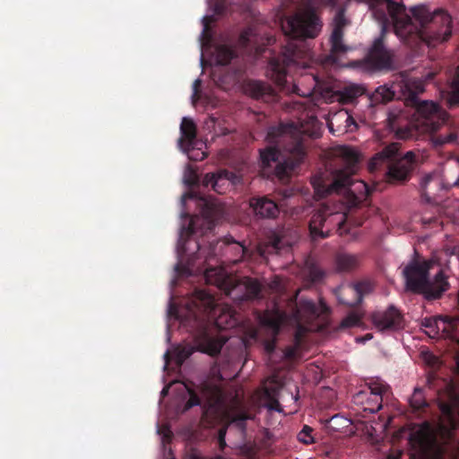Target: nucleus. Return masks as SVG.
Listing matches in <instances>:
<instances>
[{
    "mask_svg": "<svg viewBox=\"0 0 459 459\" xmlns=\"http://www.w3.org/2000/svg\"><path fill=\"white\" fill-rule=\"evenodd\" d=\"M244 91L251 98L264 102H273L277 99L274 89L270 84L262 81L249 80L246 82Z\"/></svg>",
    "mask_w": 459,
    "mask_h": 459,
    "instance_id": "a211bd4d",
    "label": "nucleus"
},
{
    "mask_svg": "<svg viewBox=\"0 0 459 459\" xmlns=\"http://www.w3.org/2000/svg\"><path fill=\"white\" fill-rule=\"evenodd\" d=\"M347 25V19L345 18L344 9L340 8L333 19V30L343 31L344 27Z\"/></svg>",
    "mask_w": 459,
    "mask_h": 459,
    "instance_id": "58836bf2",
    "label": "nucleus"
},
{
    "mask_svg": "<svg viewBox=\"0 0 459 459\" xmlns=\"http://www.w3.org/2000/svg\"><path fill=\"white\" fill-rule=\"evenodd\" d=\"M336 296L338 301L348 307H356L359 304L356 297V290L352 287L351 283L339 287L336 290Z\"/></svg>",
    "mask_w": 459,
    "mask_h": 459,
    "instance_id": "c756f323",
    "label": "nucleus"
},
{
    "mask_svg": "<svg viewBox=\"0 0 459 459\" xmlns=\"http://www.w3.org/2000/svg\"><path fill=\"white\" fill-rule=\"evenodd\" d=\"M440 411L442 414L446 418L448 426H440V429H442L447 436H450L452 430L455 429L456 428V421H455V412L454 405L448 403H442L440 404Z\"/></svg>",
    "mask_w": 459,
    "mask_h": 459,
    "instance_id": "2f4dec72",
    "label": "nucleus"
},
{
    "mask_svg": "<svg viewBox=\"0 0 459 459\" xmlns=\"http://www.w3.org/2000/svg\"><path fill=\"white\" fill-rule=\"evenodd\" d=\"M313 429L307 425H304L302 429L298 434V439L299 442L310 445L315 443V439L312 436Z\"/></svg>",
    "mask_w": 459,
    "mask_h": 459,
    "instance_id": "e433bc0d",
    "label": "nucleus"
},
{
    "mask_svg": "<svg viewBox=\"0 0 459 459\" xmlns=\"http://www.w3.org/2000/svg\"><path fill=\"white\" fill-rule=\"evenodd\" d=\"M308 273L312 281H319L324 277V272L316 265L311 266Z\"/></svg>",
    "mask_w": 459,
    "mask_h": 459,
    "instance_id": "a19ab883",
    "label": "nucleus"
},
{
    "mask_svg": "<svg viewBox=\"0 0 459 459\" xmlns=\"http://www.w3.org/2000/svg\"><path fill=\"white\" fill-rule=\"evenodd\" d=\"M249 205L255 216L261 219H274L280 212L278 204L266 195L252 197Z\"/></svg>",
    "mask_w": 459,
    "mask_h": 459,
    "instance_id": "6ab92c4d",
    "label": "nucleus"
},
{
    "mask_svg": "<svg viewBox=\"0 0 459 459\" xmlns=\"http://www.w3.org/2000/svg\"><path fill=\"white\" fill-rule=\"evenodd\" d=\"M337 0H307L308 7L299 10L281 20V28L286 37L281 52L269 61L268 74L282 90L289 82L290 73L298 68H307L312 59L308 39L316 38L323 28V22L314 8L333 6Z\"/></svg>",
    "mask_w": 459,
    "mask_h": 459,
    "instance_id": "f03ea898",
    "label": "nucleus"
},
{
    "mask_svg": "<svg viewBox=\"0 0 459 459\" xmlns=\"http://www.w3.org/2000/svg\"><path fill=\"white\" fill-rule=\"evenodd\" d=\"M287 231L285 228H281L270 233L268 243L274 250L279 251L291 246L292 241L288 237Z\"/></svg>",
    "mask_w": 459,
    "mask_h": 459,
    "instance_id": "cd10ccee",
    "label": "nucleus"
},
{
    "mask_svg": "<svg viewBox=\"0 0 459 459\" xmlns=\"http://www.w3.org/2000/svg\"><path fill=\"white\" fill-rule=\"evenodd\" d=\"M273 343H267V345H266V351H267L268 352H271V351H273Z\"/></svg>",
    "mask_w": 459,
    "mask_h": 459,
    "instance_id": "8fccbe9b",
    "label": "nucleus"
},
{
    "mask_svg": "<svg viewBox=\"0 0 459 459\" xmlns=\"http://www.w3.org/2000/svg\"><path fill=\"white\" fill-rule=\"evenodd\" d=\"M192 354V351L191 350H183L179 352V357H180V359H187L190 355Z\"/></svg>",
    "mask_w": 459,
    "mask_h": 459,
    "instance_id": "49530a36",
    "label": "nucleus"
},
{
    "mask_svg": "<svg viewBox=\"0 0 459 459\" xmlns=\"http://www.w3.org/2000/svg\"><path fill=\"white\" fill-rule=\"evenodd\" d=\"M361 321L360 316L356 313H350L347 316H345L341 324V328H351L354 326L359 325Z\"/></svg>",
    "mask_w": 459,
    "mask_h": 459,
    "instance_id": "4c0bfd02",
    "label": "nucleus"
},
{
    "mask_svg": "<svg viewBox=\"0 0 459 459\" xmlns=\"http://www.w3.org/2000/svg\"><path fill=\"white\" fill-rule=\"evenodd\" d=\"M387 459H399V456H396V455H388L387 456Z\"/></svg>",
    "mask_w": 459,
    "mask_h": 459,
    "instance_id": "3c124183",
    "label": "nucleus"
},
{
    "mask_svg": "<svg viewBox=\"0 0 459 459\" xmlns=\"http://www.w3.org/2000/svg\"><path fill=\"white\" fill-rule=\"evenodd\" d=\"M443 324L442 331L447 335H454L457 333V327L459 325V317L451 316H439L437 319H425L423 325L428 328L434 329L437 327L439 329L438 324Z\"/></svg>",
    "mask_w": 459,
    "mask_h": 459,
    "instance_id": "bb28decb",
    "label": "nucleus"
},
{
    "mask_svg": "<svg viewBox=\"0 0 459 459\" xmlns=\"http://www.w3.org/2000/svg\"><path fill=\"white\" fill-rule=\"evenodd\" d=\"M387 389V385L381 379H370L369 382L366 383L364 389L356 394L355 398L358 402L363 403L364 399L369 394L372 397L367 398V405L364 410L375 413L382 408L383 394Z\"/></svg>",
    "mask_w": 459,
    "mask_h": 459,
    "instance_id": "f8f14e48",
    "label": "nucleus"
},
{
    "mask_svg": "<svg viewBox=\"0 0 459 459\" xmlns=\"http://www.w3.org/2000/svg\"><path fill=\"white\" fill-rule=\"evenodd\" d=\"M180 249H181V252H182L183 254H185V253L186 252V247H185V246H184V245H182V246L180 247Z\"/></svg>",
    "mask_w": 459,
    "mask_h": 459,
    "instance_id": "603ef678",
    "label": "nucleus"
},
{
    "mask_svg": "<svg viewBox=\"0 0 459 459\" xmlns=\"http://www.w3.org/2000/svg\"><path fill=\"white\" fill-rule=\"evenodd\" d=\"M238 181V177L234 172L219 169L217 172L205 174L202 184L205 187L211 186L214 192L221 195Z\"/></svg>",
    "mask_w": 459,
    "mask_h": 459,
    "instance_id": "2eb2a0df",
    "label": "nucleus"
},
{
    "mask_svg": "<svg viewBox=\"0 0 459 459\" xmlns=\"http://www.w3.org/2000/svg\"><path fill=\"white\" fill-rule=\"evenodd\" d=\"M180 143H186L187 146H193L196 138V126L190 118L184 117L180 125Z\"/></svg>",
    "mask_w": 459,
    "mask_h": 459,
    "instance_id": "7c9ffc66",
    "label": "nucleus"
},
{
    "mask_svg": "<svg viewBox=\"0 0 459 459\" xmlns=\"http://www.w3.org/2000/svg\"><path fill=\"white\" fill-rule=\"evenodd\" d=\"M343 31L333 30L330 37V54L325 56V61L327 63H336L338 56L349 50V47L343 43Z\"/></svg>",
    "mask_w": 459,
    "mask_h": 459,
    "instance_id": "a878e982",
    "label": "nucleus"
},
{
    "mask_svg": "<svg viewBox=\"0 0 459 459\" xmlns=\"http://www.w3.org/2000/svg\"><path fill=\"white\" fill-rule=\"evenodd\" d=\"M434 265L433 260L412 259L403 271L406 289L413 293L423 294L428 299H439L447 290L448 282L443 271L440 270L429 279V270Z\"/></svg>",
    "mask_w": 459,
    "mask_h": 459,
    "instance_id": "423d86ee",
    "label": "nucleus"
},
{
    "mask_svg": "<svg viewBox=\"0 0 459 459\" xmlns=\"http://www.w3.org/2000/svg\"><path fill=\"white\" fill-rule=\"evenodd\" d=\"M345 222L346 214L344 212H333L328 205L323 204L313 213L309 221L310 237L314 241L323 239L329 237L333 230L342 235Z\"/></svg>",
    "mask_w": 459,
    "mask_h": 459,
    "instance_id": "1a4fd4ad",
    "label": "nucleus"
},
{
    "mask_svg": "<svg viewBox=\"0 0 459 459\" xmlns=\"http://www.w3.org/2000/svg\"><path fill=\"white\" fill-rule=\"evenodd\" d=\"M412 452L411 459H437L442 455L443 449L437 437L429 430H420L411 435Z\"/></svg>",
    "mask_w": 459,
    "mask_h": 459,
    "instance_id": "9b49d317",
    "label": "nucleus"
},
{
    "mask_svg": "<svg viewBox=\"0 0 459 459\" xmlns=\"http://www.w3.org/2000/svg\"><path fill=\"white\" fill-rule=\"evenodd\" d=\"M400 143H392L385 146L369 161L371 170L377 169L386 163V176L390 183H403L409 180L416 163V155L412 151L400 156Z\"/></svg>",
    "mask_w": 459,
    "mask_h": 459,
    "instance_id": "0eeeda50",
    "label": "nucleus"
},
{
    "mask_svg": "<svg viewBox=\"0 0 459 459\" xmlns=\"http://www.w3.org/2000/svg\"><path fill=\"white\" fill-rule=\"evenodd\" d=\"M252 35V30L250 29L246 30L240 33L239 42L242 46L247 47L250 41V36Z\"/></svg>",
    "mask_w": 459,
    "mask_h": 459,
    "instance_id": "37998d69",
    "label": "nucleus"
},
{
    "mask_svg": "<svg viewBox=\"0 0 459 459\" xmlns=\"http://www.w3.org/2000/svg\"><path fill=\"white\" fill-rule=\"evenodd\" d=\"M225 341L216 339L209 335L205 331L203 333V342L199 344L200 350L211 356L219 354Z\"/></svg>",
    "mask_w": 459,
    "mask_h": 459,
    "instance_id": "c85d7f7f",
    "label": "nucleus"
},
{
    "mask_svg": "<svg viewBox=\"0 0 459 459\" xmlns=\"http://www.w3.org/2000/svg\"><path fill=\"white\" fill-rule=\"evenodd\" d=\"M306 157V151L301 140H295L290 149L289 156L283 162L279 160L280 152L276 147H268L260 152L264 173H272L279 178L289 177L296 171Z\"/></svg>",
    "mask_w": 459,
    "mask_h": 459,
    "instance_id": "6e6552de",
    "label": "nucleus"
},
{
    "mask_svg": "<svg viewBox=\"0 0 459 459\" xmlns=\"http://www.w3.org/2000/svg\"><path fill=\"white\" fill-rule=\"evenodd\" d=\"M279 388L277 386H265L264 388V396L268 400V408L273 411H280V403L277 399Z\"/></svg>",
    "mask_w": 459,
    "mask_h": 459,
    "instance_id": "72a5a7b5",
    "label": "nucleus"
},
{
    "mask_svg": "<svg viewBox=\"0 0 459 459\" xmlns=\"http://www.w3.org/2000/svg\"><path fill=\"white\" fill-rule=\"evenodd\" d=\"M169 388V386L163 387V389L160 392V394H161L162 397H165L168 394Z\"/></svg>",
    "mask_w": 459,
    "mask_h": 459,
    "instance_id": "09e8293b",
    "label": "nucleus"
},
{
    "mask_svg": "<svg viewBox=\"0 0 459 459\" xmlns=\"http://www.w3.org/2000/svg\"><path fill=\"white\" fill-rule=\"evenodd\" d=\"M368 5L372 16L382 27L380 36L369 48L365 62L372 70L387 69L392 65V54L385 45V30L393 27L395 34L407 45L425 42L428 46H437L447 41L452 35V19L444 10L431 12L420 4L407 13L402 2L394 0H355Z\"/></svg>",
    "mask_w": 459,
    "mask_h": 459,
    "instance_id": "f257e3e1",
    "label": "nucleus"
},
{
    "mask_svg": "<svg viewBox=\"0 0 459 459\" xmlns=\"http://www.w3.org/2000/svg\"><path fill=\"white\" fill-rule=\"evenodd\" d=\"M194 459H200V458H199V457H197V456H194Z\"/></svg>",
    "mask_w": 459,
    "mask_h": 459,
    "instance_id": "bf43d9fd",
    "label": "nucleus"
},
{
    "mask_svg": "<svg viewBox=\"0 0 459 459\" xmlns=\"http://www.w3.org/2000/svg\"><path fill=\"white\" fill-rule=\"evenodd\" d=\"M185 197L196 198L200 201L199 204L202 205V214L206 220L213 222L221 218L223 209L218 200L201 196L194 192L186 194Z\"/></svg>",
    "mask_w": 459,
    "mask_h": 459,
    "instance_id": "aec40b11",
    "label": "nucleus"
},
{
    "mask_svg": "<svg viewBox=\"0 0 459 459\" xmlns=\"http://www.w3.org/2000/svg\"><path fill=\"white\" fill-rule=\"evenodd\" d=\"M444 190L442 181L439 178L427 175L420 181L421 196L429 204L439 202V192Z\"/></svg>",
    "mask_w": 459,
    "mask_h": 459,
    "instance_id": "412c9836",
    "label": "nucleus"
},
{
    "mask_svg": "<svg viewBox=\"0 0 459 459\" xmlns=\"http://www.w3.org/2000/svg\"><path fill=\"white\" fill-rule=\"evenodd\" d=\"M397 91H401L407 105L415 109L410 126L396 131L398 138L406 140L416 137L418 134H432L447 120L448 114L438 103L433 100H421L419 98V95L425 91V85L418 78H403L392 88L386 85L378 86L369 95V105L373 107L391 101Z\"/></svg>",
    "mask_w": 459,
    "mask_h": 459,
    "instance_id": "7ed1b4c3",
    "label": "nucleus"
},
{
    "mask_svg": "<svg viewBox=\"0 0 459 459\" xmlns=\"http://www.w3.org/2000/svg\"><path fill=\"white\" fill-rule=\"evenodd\" d=\"M162 437L164 440L169 442L171 440V437H172V432L169 430V429L168 428H165L163 430H162Z\"/></svg>",
    "mask_w": 459,
    "mask_h": 459,
    "instance_id": "a18cd8bd",
    "label": "nucleus"
},
{
    "mask_svg": "<svg viewBox=\"0 0 459 459\" xmlns=\"http://www.w3.org/2000/svg\"><path fill=\"white\" fill-rule=\"evenodd\" d=\"M448 101L451 106L459 105V65L451 82Z\"/></svg>",
    "mask_w": 459,
    "mask_h": 459,
    "instance_id": "f704fd0d",
    "label": "nucleus"
},
{
    "mask_svg": "<svg viewBox=\"0 0 459 459\" xmlns=\"http://www.w3.org/2000/svg\"><path fill=\"white\" fill-rule=\"evenodd\" d=\"M455 185L459 186V178H457V180H456V182L455 183Z\"/></svg>",
    "mask_w": 459,
    "mask_h": 459,
    "instance_id": "6e6d98bb",
    "label": "nucleus"
},
{
    "mask_svg": "<svg viewBox=\"0 0 459 459\" xmlns=\"http://www.w3.org/2000/svg\"><path fill=\"white\" fill-rule=\"evenodd\" d=\"M199 182V178L195 171H191L188 178L186 179V183L190 186H196Z\"/></svg>",
    "mask_w": 459,
    "mask_h": 459,
    "instance_id": "c03bdc74",
    "label": "nucleus"
},
{
    "mask_svg": "<svg viewBox=\"0 0 459 459\" xmlns=\"http://www.w3.org/2000/svg\"><path fill=\"white\" fill-rule=\"evenodd\" d=\"M224 418L230 423H235L238 427H244L245 422L248 420L249 414L243 407L241 402L238 398H234L230 405L224 411Z\"/></svg>",
    "mask_w": 459,
    "mask_h": 459,
    "instance_id": "b1692460",
    "label": "nucleus"
},
{
    "mask_svg": "<svg viewBox=\"0 0 459 459\" xmlns=\"http://www.w3.org/2000/svg\"><path fill=\"white\" fill-rule=\"evenodd\" d=\"M456 140L455 133H447L446 134H438L433 137V142L436 145H444L446 143H453Z\"/></svg>",
    "mask_w": 459,
    "mask_h": 459,
    "instance_id": "ea45409f",
    "label": "nucleus"
},
{
    "mask_svg": "<svg viewBox=\"0 0 459 459\" xmlns=\"http://www.w3.org/2000/svg\"><path fill=\"white\" fill-rule=\"evenodd\" d=\"M214 251L210 247L205 257L206 266L204 268V273L206 282L216 285L235 302L261 299L262 285L257 280L249 277H245L241 281L237 280L228 275L223 268L210 264Z\"/></svg>",
    "mask_w": 459,
    "mask_h": 459,
    "instance_id": "39448f33",
    "label": "nucleus"
},
{
    "mask_svg": "<svg viewBox=\"0 0 459 459\" xmlns=\"http://www.w3.org/2000/svg\"><path fill=\"white\" fill-rule=\"evenodd\" d=\"M226 433L227 429L225 427L221 428L218 431V445L221 450H223L227 446L225 441Z\"/></svg>",
    "mask_w": 459,
    "mask_h": 459,
    "instance_id": "79ce46f5",
    "label": "nucleus"
},
{
    "mask_svg": "<svg viewBox=\"0 0 459 459\" xmlns=\"http://www.w3.org/2000/svg\"><path fill=\"white\" fill-rule=\"evenodd\" d=\"M200 86H201V81L199 79H196L193 84V88H194V91L195 93L198 91V89Z\"/></svg>",
    "mask_w": 459,
    "mask_h": 459,
    "instance_id": "de8ad7c7",
    "label": "nucleus"
},
{
    "mask_svg": "<svg viewBox=\"0 0 459 459\" xmlns=\"http://www.w3.org/2000/svg\"><path fill=\"white\" fill-rule=\"evenodd\" d=\"M196 247H197L198 251H201L200 246L197 243H196Z\"/></svg>",
    "mask_w": 459,
    "mask_h": 459,
    "instance_id": "4d7b16f0",
    "label": "nucleus"
},
{
    "mask_svg": "<svg viewBox=\"0 0 459 459\" xmlns=\"http://www.w3.org/2000/svg\"><path fill=\"white\" fill-rule=\"evenodd\" d=\"M312 80L315 82L313 89L320 91L324 98L331 99V101L336 100L342 104H350L364 93V88L357 84H350L339 91H333L329 87L323 88L316 76H313Z\"/></svg>",
    "mask_w": 459,
    "mask_h": 459,
    "instance_id": "ddd939ff",
    "label": "nucleus"
},
{
    "mask_svg": "<svg viewBox=\"0 0 459 459\" xmlns=\"http://www.w3.org/2000/svg\"><path fill=\"white\" fill-rule=\"evenodd\" d=\"M410 404L416 411H419L428 406L427 401L423 396L422 389H414V392L410 398Z\"/></svg>",
    "mask_w": 459,
    "mask_h": 459,
    "instance_id": "c9c22d12",
    "label": "nucleus"
},
{
    "mask_svg": "<svg viewBox=\"0 0 459 459\" xmlns=\"http://www.w3.org/2000/svg\"><path fill=\"white\" fill-rule=\"evenodd\" d=\"M189 394V399L186 403L185 411L194 406L201 405L202 400L205 402L208 408L221 407L224 403V394L222 389L211 382H203L197 386V389L190 388L185 385Z\"/></svg>",
    "mask_w": 459,
    "mask_h": 459,
    "instance_id": "9d476101",
    "label": "nucleus"
},
{
    "mask_svg": "<svg viewBox=\"0 0 459 459\" xmlns=\"http://www.w3.org/2000/svg\"><path fill=\"white\" fill-rule=\"evenodd\" d=\"M372 322L379 331H396L403 327V316L393 305L384 311H376L371 316Z\"/></svg>",
    "mask_w": 459,
    "mask_h": 459,
    "instance_id": "4468645a",
    "label": "nucleus"
},
{
    "mask_svg": "<svg viewBox=\"0 0 459 459\" xmlns=\"http://www.w3.org/2000/svg\"><path fill=\"white\" fill-rule=\"evenodd\" d=\"M220 249H223L225 259L221 261L223 264H236L247 256H250L248 248L243 242L234 239L233 237H225L221 240Z\"/></svg>",
    "mask_w": 459,
    "mask_h": 459,
    "instance_id": "f3484780",
    "label": "nucleus"
},
{
    "mask_svg": "<svg viewBox=\"0 0 459 459\" xmlns=\"http://www.w3.org/2000/svg\"><path fill=\"white\" fill-rule=\"evenodd\" d=\"M335 268L340 273H350L360 264V256L359 255L339 251L334 255Z\"/></svg>",
    "mask_w": 459,
    "mask_h": 459,
    "instance_id": "393cba45",
    "label": "nucleus"
},
{
    "mask_svg": "<svg viewBox=\"0 0 459 459\" xmlns=\"http://www.w3.org/2000/svg\"><path fill=\"white\" fill-rule=\"evenodd\" d=\"M235 50L229 46L221 45L216 48V62L218 65L222 67L219 72L215 71L212 74L213 80L222 86L223 84L230 83L235 81L236 75L235 74H225L226 65L230 63V61L236 57Z\"/></svg>",
    "mask_w": 459,
    "mask_h": 459,
    "instance_id": "dca6fc26",
    "label": "nucleus"
},
{
    "mask_svg": "<svg viewBox=\"0 0 459 459\" xmlns=\"http://www.w3.org/2000/svg\"><path fill=\"white\" fill-rule=\"evenodd\" d=\"M286 319L285 312L281 311L278 307L274 306L273 309H266L265 311L257 315L259 324L271 330L273 334H278L282 323Z\"/></svg>",
    "mask_w": 459,
    "mask_h": 459,
    "instance_id": "4be33fe9",
    "label": "nucleus"
},
{
    "mask_svg": "<svg viewBox=\"0 0 459 459\" xmlns=\"http://www.w3.org/2000/svg\"><path fill=\"white\" fill-rule=\"evenodd\" d=\"M326 311H328V307L324 303H321L320 307H318L312 300L300 299V301L296 304L293 316L298 322H300L305 317L309 319L316 318Z\"/></svg>",
    "mask_w": 459,
    "mask_h": 459,
    "instance_id": "5701e85b",
    "label": "nucleus"
},
{
    "mask_svg": "<svg viewBox=\"0 0 459 459\" xmlns=\"http://www.w3.org/2000/svg\"><path fill=\"white\" fill-rule=\"evenodd\" d=\"M351 285L356 290V297L359 304L362 302L364 296L374 290V284L369 280H361L351 283Z\"/></svg>",
    "mask_w": 459,
    "mask_h": 459,
    "instance_id": "473e14b6",
    "label": "nucleus"
},
{
    "mask_svg": "<svg viewBox=\"0 0 459 459\" xmlns=\"http://www.w3.org/2000/svg\"><path fill=\"white\" fill-rule=\"evenodd\" d=\"M229 326L231 327L235 325V323H228Z\"/></svg>",
    "mask_w": 459,
    "mask_h": 459,
    "instance_id": "5fc2aeb1",
    "label": "nucleus"
},
{
    "mask_svg": "<svg viewBox=\"0 0 459 459\" xmlns=\"http://www.w3.org/2000/svg\"><path fill=\"white\" fill-rule=\"evenodd\" d=\"M351 119H352V118L350 116H347L346 120L348 121V120H351Z\"/></svg>",
    "mask_w": 459,
    "mask_h": 459,
    "instance_id": "13d9d810",
    "label": "nucleus"
},
{
    "mask_svg": "<svg viewBox=\"0 0 459 459\" xmlns=\"http://www.w3.org/2000/svg\"><path fill=\"white\" fill-rule=\"evenodd\" d=\"M337 154L346 161L348 169L337 170L332 183L328 185L322 183L315 186L316 194L319 197H325L333 193L343 194L348 195V204L350 206H358L371 194L370 187L365 182H354L351 178L354 167L359 161V155L349 147H341Z\"/></svg>",
    "mask_w": 459,
    "mask_h": 459,
    "instance_id": "20e7f679",
    "label": "nucleus"
},
{
    "mask_svg": "<svg viewBox=\"0 0 459 459\" xmlns=\"http://www.w3.org/2000/svg\"><path fill=\"white\" fill-rule=\"evenodd\" d=\"M221 320H222V316H221V317L217 320V325H218L219 326H221Z\"/></svg>",
    "mask_w": 459,
    "mask_h": 459,
    "instance_id": "864d4df0",
    "label": "nucleus"
}]
</instances>
